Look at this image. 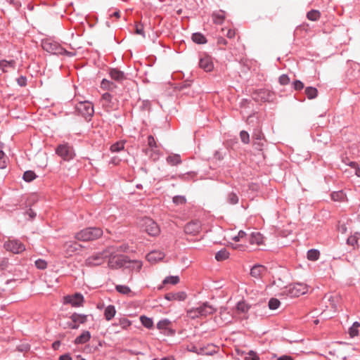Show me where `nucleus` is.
I'll use <instances>...</instances> for the list:
<instances>
[{
	"mask_svg": "<svg viewBox=\"0 0 360 360\" xmlns=\"http://www.w3.org/2000/svg\"><path fill=\"white\" fill-rule=\"evenodd\" d=\"M108 266L111 269L127 268L139 271L142 267V263L136 260H130L129 257L123 255H117L114 252H108Z\"/></svg>",
	"mask_w": 360,
	"mask_h": 360,
	"instance_id": "nucleus-1",
	"label": "nucleus"
},
{
	"mask_svg": "<svg viewBox=\"0 0 360 360\" xmlns=\"http://www.w3.org/2000/svg\"><path fill=\"white\" fill-rule=\"evenodd\" d=\"M103 230L96 226H90L82 229L75 234V238L79 241L88 242L97 240L103 236Z\"/></svg>",
	"mask_w": 360,
	"mask_h": 360,
	"instance_id": "nucleus-2",
	"label": "nucleus"
},
{
	"mask_svg": "<svg viewBox=\"0 0 360 360\" xmlns=\"http://www.w3.org/2000/svg\"><path fill=\"white\" fill-rule=\"evenodd\" d=\"M55 151L56 155L67 162L73 160L76 155L73 146L67 142H63L57 146Z\"/></svg>",
	"mask_w": 360,
	"mask_h": 360,
	"instance_id": "nucleus-3",
	"label": "nucleus"
},
{
	"mask_svg": "<svg viewBox=\"0 0 360 360\" xmlns=\"http://www.w3.org/2000/svg\"><path fill=\"white\" fill-rule=\"evenodd\" d=\"M307 292V285L301 283H296L286 286L281 292L282 295L289 297H296L305 294Z\"/></svg>",
	"mask_w": 360,
	"mask_h": 360,
	"instance_id": "nucleus-4",
	"label": "nucleus"
},
{
	"mask_svg": "<svg viewBox=\"0 0 360 360\" xmlns=\"http://www.w3.org/2000/svg\"><path fill=\"white\" fill-rule=\"evenodd\" d=\"M75 111L84 117L86 121L91 120L94 113L93 104L87 101H81L75 105Z\"/></svg>",
	"mask_w": 360,
	"mask_h": 360,
	"instance_id": "nucleus-5",
	"label": "nucleus"
},
{
	"mask_svg": "<svg viewBox=\"0 0 360 360\" xmlns=\"http://www.w3.org/2000/svg\"><path fill=\"white\" fill-rule=\"evenodd\" d=\"M41 46L43 49L50 53L56 55L69 54V53L63 48L58 43L51 39L42 40Z\"/></svg>",
	"mask_w": 360,
	"mask_h": 360,
	"instance_id": "nucleus-6",
	"label": "nucleus"
},
{
	"mask_svg": "<svg viewBox=\"0 0 360 360\" xmlns=\"http://www.w3.org/2000/svg\"><path fill=\"white\" fill-rule=\"evenodd\" d=\"M108 251L104 250L101 252H96L85 259V264L86 266H96L101 265L105 259L108 257Z\"/></svg>",
	"mask_w": 360,
	"mask_h": 360,
	"instance_id": "nucleus-7",
	"label": "nucleus"
},
{
	"mask_svg": "<svg viewBox=\"0 0 360 360\" xmlns=\"http://www.w3.org/2000/svg\"><path fill=\"white\" fill-rule=\"evenodd\" d=\"M84 302V296L80 292H76L74 295H68L63 297V303L65 304H71L73 307H82Z\"/></svg>",
	"mask_w": 360,
	"mask_h": 360,
	"instance_id": "nucleus-8",
	"label": "nucleus"
},
{
	"mask_svg": "<svg viewBox=\"0 0 360 360\" xmlns=\"http://www.w3.org/2000/svg\"><path fill=\"white\" fill-rule=\"evenodd\" d=\"M142 225L144 231L150 236H156L160 233V228L158 224L150 218L143 219Z\"/></svg>",
	"mask_w": 360,
	"mask_h": 360,
	"instance_id": "nucleus-9",
	"label": "nucleus"
},
{
	"mask_svg": "<svg viewBox=\"0 0 360 360\" xmlns=\"http://www.w3.org/2000/svg\"><path fill=\"white\" fill-rule=\"evenodd\" d=\"M4 247L14 254H20L25 250V245L18 240H9L4 243Z\"/></svg>",
	"mask_w": 360,
	"mask_h": 360,
	"instance_id": "nucleus-10",
	"label": "nucleus"
},
{
	"mask_svg": "<svg viewBox=\"0 0 360 360\" xmlns=\"http://www.w3.org/2000/svg\"><path fill=\"white\" fill-rule=\"evenodd\" d=\"M252 98L257 102L270 101L272 99V94L269 90L260 89L253 92Z\"/></svg>",
	"mask_w": 360,
	"mask_h": 360,
	"instance_id": "nucleus-11",
	"label": "nucleus"
},
{
	"mask_svg": "<svg viewBox=\"0 0 360 360\" xmlns=\"http://www.w3.org/2000/svg\"><path fill=\"white\" fill-rule=\"evenodd\" d=\"M252 143L253 145L255 146L257 149L261 150L262 147L264 146V136L259 128H257L254 129L252 133Z\"/></svg>",
	"mask_w": 360,
	"mask_h": 360,
	"instance_id": "nucleus-12",
	"label": "nucleus"
},
{
	"mask_svg": "<svg viewBox=\"0 0 360 360\" xmlns=\"http://www.w3.org/2000/svg\"><path fill=\"white\" fill-rule=\"evenodd\" d=\"M201 229V224L200 221L195 220L187 223L184 227V232L186 234L196 235Z\"/></svg>",
	"mask_w": 360,
	"mask_h": 360,
	"instance_id": "nucleus-13",
	"label": "nucleus"
},
{
	"mask_svg": "<svg viewBox=\"0 0 360 360\" xmlns=\"http://www.w3.org/2000/svg\"><path fill=\"white\" fill-rule=\"evenodd\" d=\"M83 247L75 241H68L63 245V248L67 255L71 256L72 254L79 252Z\"/></svg>",
	"mask_w": 360,
	"mask_h": 360,
	"instance_id": "nucleus-14",
	"label": "nucleus"
},
{
	"mask_svg": "<svg viewBox=\"0 0 360 360\" xmlns=\"http://www.w3.org/2000/svg\"><path fill=\"white\" fill-rule=\"evenodd\" d=\"M199 66L205 72H211L214 69L212 58L208 55H204L200 57Z\"/></svg>",
	"mask_w": 360,
	"mask_h": 360,
	"instance_id": "nucleus-15",
	"label": "nucleus"
},
{
	"mask_svg": "<svg viewBox=\"0 0 360 360\" xmlns=\"http://www.w3.org/2000/svg\"><path fill=\"white\" fill-rule=\"evenodd\" d=\"M101 102L102 103L103 108L105 110L109 111L114 109L115 103L113 101V97L110 94L104 93L101 96Z\"/></svg>",
	"mask_w": 360,
	"mask_h": 360,
	"instance_id": "nucleus-16",
	"label": "nucleus"
},
{
	"mask_svg": "<svg viewBox=\"0 0 360 360\" xmlns=\"http://www.w3.org/2000/svg\"><path fill=\"white\" fill-rule=\"evenodd\" d=\"M171 323L172 322L167 319H162L157 323V328L164 330L165 334L173 335L175 334V330L169 328V326Z\"/></svg>",
	"mask_w": 360,
	"mask_h": 360,
	"instance_id": "nucleus-17",
	"label": "nucleus"
},
{
	"mask_svg": "<svg viewBox=\"0 0 360 360\" xmlns=\"http://www.w3.org/2000/svg\"><path fill=\"white\" fill-rule=\"evenodd\" d=\"M109 75L112 79L117 82H122L127 79L125 73L117 68L109 69Z\"/></svg>",
	"mask_w": 360,
	"mask_h": 360,
	"instance_id": "nucleus-18",
	"label": "nucleus"
},
{
	"mask_svg": "<svg viewBox=\"0 0 360 360\" xmlns=\"http://www.w3.org/2000/svg\"><path fill=\"white\" fill-rule=\"evenodd\" d=\"M186 293L184 291L168 292L165 295V298L168 301H184L186 300Z\"/></svg>",
	"mask_w": 360,
	"mask_h": 360,
	"instance_id": "nucleus-19",
	"label": "nucleus"
},
{
	"mask_svg": "<svg viewBox=\"0 0 360 360\" xmlns=\"http://www.w3.org/2000/svg\"><path fill=\"white\" fill-rule=\"evenodd\" d=\"M266 271V268L261 264H255L250 269L251 276L260 278Z\"/></svg>",
	"mask_w": 360,
	"mask_h": 360,
	"instance_id": "nucleus-20",
	"label": "nucleus"
},
{
	"mask_svg": "<svg viewBox=\"0 0 360 360\" xmlns=\"http://www.w3.org/2000/svg\"><path fill=\"white\" fill-rule=\"evenodd\" d=\"M197 308L198 309V314H200V316H207L214 314L216 311V309L207 302L204 303Z\"/></svg>",
	"mask_w": 360,
	"mask_h": 360,
	"instance_id": "nucleus-21",
	"label": "nucleus"
},
{
	"mask_svg": "<svg viewBox=\"0 0 360 360\" xmlns=\"http://www.w3.org/2000/svg\"><path fill=\"white\" fill-rule=\"evenodd\" d=\"M91 339V333L88 330H84L79 335L78 337L75 338L74 340V343L75 345H82L86 343Z\"/></svg>",
	"mask_w": 360,
	"mask_h": 360,
	"instance_id": "nucleus-22",
	"label": "nucleus"
},
{
	"mask_svg": "<svg viewBox=\"0 0 360 360\" xmlns=\"http://www.w3.org/2000/svg\"><path fill=\"white\" fill-rule=\"evenodd\" d=\"M263 236L259 232H252L248 240L251 244L261 245L263 243Z\"/></svg>",
	"mask_w": 360,
	"mask_h": 360,
	"instance_id": "nucleus-23",
	"label": "nucleus"
},
{
	"mask_svg": "<svg viewBox=\"0 0 360 360\" xmlns=\"http://www.w3.org/2000/svg\"><path fill=\"white\" fill-rule=\"evenodd\" d=\"M70 318L73 323L79 325L85 323L87 321V315L85 314L73 313Z\"/></svg>",
	"mask_w": 360,
	"mask_h": 360,
	"instance_id": "nucleus-24",
	"label": "nucleus"
},
{
	"mask_svg": "<svg viewBox=\"0 0 360 360\" xmlns=\"http://www.w3.org/2000/svg\"><path fill=\"white\" fill-rule=\"evenodd\" d=\"M238 191H232L226 195V202L230 205H236L239 201Z\"/></svg>",
	"mask_w": 360,
	"mask_h": 360,
	"instance_id": "nucleus-25",
	"label": "nucleus"
},
{
	"mask_svg": "<svg viewBox=\"0 0 360 360\" xmlns=\"http://www.w3.org/2000/svg\"><path fill=\"white\" fill-rule=\"evenodd\" d=\"M15 62L13 60H0V69L4 72H6L8 71V69L15 68Z\"/></svg>",
	"mask_w": 360,
	"mask_h": 360,
	"instance_id": "nucleus-26",
	"label": "nucleus"
},
{
	"mask_svg": "<svg viewBox=\"0 0 360 360\" xmlns=\"http://www.w3.org/2000/svg\"><path fill=\"white\" fill-rule=\"evenodd\" d=\"M116 310L114 305H108L104 311V316L107 321H110L115 315Z\"/></svg>",
	"mask_w": 360,
	"mask_h": 360,
	"instance_id": "nucleus-27",
	"label": "nucleus"
},
{
	"mask_svg": "<svg viewBox=\"0 0 360 360\" xmlns=\"http://www.w3.org/2000/svg\"><path fill=\"white\" fill-rule=\"evenodd\" d=\"M165 255L162 252H150L146 256L148 261L153 262L161 260L164 257Z\"/></svg>",
	"mask_w": 360,
	"mask_h": 360,
	"instance_id": "nucleus-28",
	"label": "nucleus"
},
{
	"mask_svg": "<svg viewBox=\"0 0 360 360\" xmlns=\"http://www.w3.org/2000/svg\"><path fill=\"white\" fill-rule=\"evenodd\" d=\"M101 88L104 90L113 91L117 88V85L107 79H103L101 83Z\"/></svg>",
	"mask_w": 360,
	"mask_h": 360,
	"instance_id": "nucleus-29",
	"label": "nucleus"
},
{
	"mask_svg": "<svg viewBox=\"0 0 360 360\" xmlns=\"http://www.w3.org/2000/svg\"><path fill=\"white\" fill-rule=\"evenodd\" d=\"M225 18L224 12L220 11L219 12L213 13L212 14V20L215 24L221 25L223 23Z\"/></svg>",
	"mask_w": 360,
	"mask_h": 360,
	"instance_id": "nucleus-30",
	"label": "nucleus"
},
{
	"mask_svg": "<svg viewBox=\"0 0 360 360\" xmlns=\"http://www.w3.org/2000/svg\"><path fill=\"white\" fill-rule=\"evenodd\" d=\"M167 162L170 165L174 166L181 163V156L179 154H174L167 156Z\"/></svg>",
	"mask_w": 360,
	"mask_h": 360,
	"instance_id": "nucleus-31",
	"label": "nucleus"
},
{
	"mask_svg": "<svg viewBox=\"0 0 360 360\" xmlns=\"http://www.w3.org/2000/svg\"><path fill=\"white\" fill-rule=\"evenodd\" d=\"M192 40L198 44H204L207 42L205 37L200 32L193 33L192 34Z\"/></svg>",
	"mask_w": 360,
	"mask_h": 360,
	"instance_id": "nucleus-32",
	"label": "nucleus"
},
{
	"mask_svg": "<svg viewBox=\"0 0 360 360\" xmlns=\"http://www.w3.org/2000/svg\"><path fill=\"white\" fill-rule=\"evenodd\" d=\"M321 17V13L316 9H311L307 13V18L311 21H317Z\"/></svg>",
	"mask_w": 360,
	"mask_h": 360,
	"instance_id": "nucleus-33",
	"label": "nucleus"
},
{
	"mask_svg": "<svg viewBox=\"0 0 360 360\" xmlns=\"http://www.w3.org/2000/svg\"><path fill=\"white\" fill-rule=\"evenodd\" d=\"M330 195L333 200L339 202L344 201L346 198V195L343 191H334Z\"/></svg>",
	"mask_w": 360,
	"mask_h": 360,
	"instance_id": "nucleus-34",
	"label": "nucleus"
},
{
	"mask_svg": "<svg viewBox=\"0 0 360 360\" xmlns=\"http://www.w3.org/2000/svg\"><path fill=\"white\" fill-rule=\"evenodd\" d=\"M320 256V252L316 249H311L307 251V257L310 261H316Z\"/></svg>",
	"mask_w": 360,
	"mask_h": 360,
	"instance_id": "nucleus-35",
	"label": "nucleus"
},
{
	"mask_svg": "<svg viewBox=\"0 0 360 360\" xmlns=\"http://www.w3.org/2000/svg\"><path fill=\"white\" fill-rule=\"evenodd\" d=\"M229 253L225 248L220 250L215 255V259L217 261H219V262L224 261V260L226 259L227 258H229Z\"/></svg>",
	"mask_w": 360,
	"mask_h": 360,
	"instance_id": "nucleus-36",
	"label": "nucleus"
},
{
	"mask_svg": "<svg viewBox=\"0 0 360 360\" xmlns=\"http://www.w3.org/2000/svg\"><path fill=\"white\" fill-rule=\"evenodd\" d=\"M140 321L142 325L148 329H151L153 328V321L151 318L147 317L146 316H141L140 317Z\"/></svg>",
	"mask_w": 360,
	"mask_h": 360,
	"instance_id": "nucleus-37",
	"label": "nucleus"
},
{
	"mask_svg": "<svg viewBox=\"0 0 360 360\" xmlns=\"http://www.w3.org/2000/svg\"><path fill=\"white\" fill-rule=\"evenodd\" d=\"M250 306L245 301H240L236 304V309L238 312L246 313L250 309Z\"/></svg>",
	"mask_w": 360,
	"mask_h": 360,
	"instance_id": "nucleus-38",
	"label": "nucleus"
},
{
	"mask_svg": "<svg viewBox=\"0 0 360 360\" xmlns=\"http://www.w3.org/2000/svg\"><path fill=\"white\" fill-rule=\"evenodd\" d=\"M305 94L309 99H314L317 96L318 91L315 87L308 86L305 89Z\"/></svg>",
	"mask_w": 360,
	"mask_h": 360,
	"instance_id": "nucleus-39",
	"label": "nucleus"
},
{
	"mask_svg": "<svg viewBox=\"0 0 360 360\" xmlns=\"http://www.w3.org/2000/svg\"><path fill=\"white\" fill-rule=\"evenodd\" d=\"M37 177V176L36 175L34 172L32 170H27L25 172L22 176L23 180L26 182H31L33 180H34Z\"/></svg>",
	"mask_w": 360,
	"mask_h": 360,
	"instance_id": "nucleus-40",
	"label": "nucleus"
},
{
	"mask_svg": "<svg viewBox=\"0 0 360 360\" xmlns=\"http://www.w3.org/2000/svg\"><path fill=\"white\" fill-rule=\"evenodd\" d=\"M360 327V323L357 321L354 322L352 326L349 328V334L352 338H354L359 334V328Z\"/></svg>",
	"mask_w": 360,
	"mask_h": 360,
	"instance_id": "nucleus-41",
	"label": "nucleus"
},
{
	"mask_svg": "<svg viewBox=\"0 0 360 360\" xmlns=\"http://www.w3.org/2000/svg\"><path fill=\"white\" fill-rule=\"evenodd\" d=\"M179 282V278L177 276H167L163 281V283L164 284L170 283V284H172V285H176Z\"/></svg>",
	"mask_w": 360,
	"mask_h": 360,
	"instance_id": "nucleus-42",
	"label": "nucleus"
},
{
	"mask_svg": "<svg viewBox=\"0 0 360 360\" xmlns=\"http://www.w3.org/2000/svg\"><path fill=\"white\" fill-rule=\"evenodd\" d=\"M281 304L280 301L276 298H271L269 301V307L271 310L277 309Z\"/></svg>",
	"mask_w": 360,
	"mask_h": 360,
	"instance_id": "nucleus-43",
	"label": "nucleus"
},
{
	"mask_svg": "<svg viewBox=\"0 0 360 360\" xmlns=\"http://www.w3.org/2000/svg\"><path fill=\"white\" fill-rule=\"evenodd\" d=\"M115 289L118 292L123 295H128L131 292V290L128 286L123 285H117L115 286Z\"/></svg>",
	"mask_w": 360,
	"mask_h": 360,
	"instance_id": "nucleus-44",
	"label": "nucleus"
},
{
	"mask_svg": "<svg viewBox=\"0 0 360 360\" xmlns=\"http://www.w3.org/2000/svg\"><path fill=\"white\" fill-rule=\"evenodd\" d=\"M115 325L120 326L122 329H127L131 325V321L127 318H122Z\"/></svg>",
	"mask_w": 360,
	"mask_h": 360,
	"instance_id": "nucleus-45",
	"label": "nucleus"
},
{
	"mask_svg": "<svg viewBox=\"0 0 360 360\" xmlns=\"http://www.w3.org/2000/svg\"><path fill=\"white\" fill-rule=\"evenodd\" d=\"M359 233H356L353 236H350L349 237H348L347 240V243L349 245H351V246H353L354 248L355 247L356 245H357V243H358V236Z\"/></svg>",
	"mask_w": 360,
	"mask_h": 360,
	"instance_id": "nucleus-46",
	"label": "nucleus"
},
{
	"mask_svg": "<svg viewBox=\"0 0 360 360\" xmlns=\"http://www.w3.org/2000/svg\"><path fill=\"white\" fill-rule=\"evenodd\" d=\"M35 266L40 270H44L47 267V262L43 259H38L34 262Z\"/></svg>",
	"mask_w": 360,
	"mask_h": 360,
	"instance_id": "nucleus-47",
	"label": "nucleus"
},
{
	"mask_svg": "<svg viewBox=\"0 0 360 360\" xmlns=\"http://www.w3.org/2000/svg\"><path fill=\"white\" fill-rule=\"evenodd\" d=\"M321 136H322L321 134H316V136L313 135V138H314L315 141L321 142V143H323L324 144L328 143L329 138H328L327 134H324V136H325L324 139H321Z\"/></svg>",
	"mask_w": 360,
	"mask_h": 360,
	"instance_id": "nucleus-48",
	"label": "nucleus"
},
{
	"mask_svg": "<svg viewBox=\"0 0 360 360\" xmlns=\"http://www.w3.org/2000/svg\"><path fill=\"white\" fill-rule=\"evenodd\" d=\"M124 149V143L116 142L110 146V150L114 153L120 152Z\"/></svg>",
	"mask_w": 360,
	"mask_h": 360,
	"instance_id": "nucleus-49",
	"label": "nucleus"
},
{
	"mask_svg": "<svg viewBox=\"0 0 360 360\" xmlns=\"http://www.w3.org/2000/svg\"><path fill=\"white\" fill-rule=\"evenodd\" d=\"M173 202L176 205H184L186 202V199L184 195H176L172 199Z\"/></svg>",
	"mask_w": 360,
	"mask_h": 360,
	"instance_id": "nucleus-50",
	"label": "nucleus"
},
{
	"mask_svg": "<svg viewBox=\"0 0 360 360\" xmlns=\"http://www.w3.org/2000/svg\"><path fill=\"white\" fill-rule=\"evenodd\" d=\"M240 138L241 141L243 143H245V144L249 143L250 135L246 131L243 130L240 132Z\"/></svg>",
	"mask_w": 360,
	"mask_h": 360,
	"instance_id": "nucleus-51",
	"label": "nucleus"
},
{
	"mask_svg": "<svg viewBox=\"0 0 360 360\" xmlns=\"http://www.w3.org/2000/svg\"><path fill=\"white\" fill-rule=\"evenodd\" d=\"M245 360H260L259 355L253 350H250L248 352V356H245Z\"/></svg>",
	"mask_w": 360,
	"mask_h": 360,
	"instance_id": "nucleus-52",
	"label": "nucleus"
},
{
	"mask_svg": "<svg viewBox=\"0 0 360 360\" xmlns=\"http://www.w3.org/2000/svg\"><path fill=\"white\" fill-rule=\"evenodd\" d=\"M188 350L189 352L196 353L198 354H205V348L204 347L198 348L195 345H192L191 347H188Z\"/></svg>",
	"mask_w": 360,
	"mask_h": 360,
	"instance_id": "nucleus-53",
	"label": "nucleus"
},
{
	"mask_svg": "<svg viewBox=\"0 0 360 360\" xmlns=\"http://www.w3.org/2000/svg\"><path fill=\"white\" fill-rule=\"evenodd\" d=\"M292 88L296 91H300V90L303 89L304 87L303 82H301L300 80H297V79L295 80L292 83Z\"/></svg>",
	"mask_w": 360,
	"mask_h": 360,
	"instance_id": "nucleus-54",
	"label": "nucleus"
},
{
	"mask_svg": "<svg viewBox=\"0 0 360 360\" xmlns=\"http://www.w3.org/2000/svg\"><path fill=\"white\" fill-rule=\"evenodd\" d=\"M148 145L151 148H156L158 147L155 138L153 135L148 136Z\"/></svg>",
	"mask_w": 360,
	"mask_h": 360,
	"instance_id": "nucleus-55",
	"label": "nucleus"
},
{
	"mask_svg": "<svg viewBox=\"0 0 360 360\" xmlns=\"http://www.w3.org/2000/svg\"><path fill=\"white\" fill-rule=\"evenodd\" d=\"M278 82L281 85H286L289 84L290 78L287 75L283 74L279 77Z\"/></svg>",
	"mask_w": 360,
	"mask_h": 360,
	"instance_id": "nucleus-56",
	"label": "nucleus"
},
{
	"mask_svg": "<svg viewBox=\"0 0 360 360\" xmlns=\"http://www.w3.org/2000/svg\"><path fill=\"white\" fill-rule=\"evenodd\" d=\"M16 82L20 86H25L27 85V77L25 76L21 75L16 79Z\"/></svg>",
	"mask_w": 360,
	"mask_h": 360,
	"instance_id": "nucleus-57",
	"label": "nucleus"
},
{
	"mask_svg": "<svg viewBox=\"0 0 360 360\" xmlns=\"http://www.w3.org/2000/svg\"><path fill=\"white\" fill-rule=\"evenodd\" d=\"M195 176V172H188L180 176V179L184 181H188L190 179H193Z\"/></svg>",
	"mask_w": 360,
	"mask_h": 360,
	"instance_id": "nucleus-58",
	"label": "nucleus"
},
{
	"mask_svg": "<svg viewBox=\"0 0 360 360\" xmlns=\"http://www.w3.org/2000/svg\"><path fill=\"white\" fill-rule=\"evenodd\" d=\"M188 315L189 317L192 319L200 317V314H198V308L192 309L189 311H188Z\"/></svg>",
	"mask_w": 360,
	"mask_h": 360,
	"instance_id": "nucleus-59",
	"label": "nucleus"
},
{
	"mask_svg": "<svg viewBox=\"0 0 360 360\" xmlns=\"http://www.w3.org/2000/svg\"><path fill=\"white\" fill-rule=\"evenodd\" d=\"M136 33L145 37V32L143 31V26L142 24L136 25Z\"/></svg>",
	"mask_w": 360,
	"mask_h": 360,
	"instance_id": "nucleus-60",
	"label": "nucleus"
},
{
	"mask_svg": "<svg viewBox=\"0 0 360 360\" xmlns=\"http://www.w3.org/2000/svg\"><path fill=\"white\" fill-rule=\"evenodd\" d=\"M26 215H28L30 219H33L37 216L36 212L31 208H29L25 213Z\"/></svg>",
	"mask_w": 360,
	"mask_h": 360,
	"instance_id": "nucleus-61",
	"label": "nucleus"
},
{
	"mask_svg": "<svg viewBox=\"0 0 360 360\" xmlns=\"http://www.w3.org/2000/svg\"><path fill=\"white\" fill-rule=\"evenodd\" d=\"M228 44V41L226 39H224V37H218L217 38V44L220 46H226Z\"/></svg>",
	"mask_w": 360,
	"mask_h": 360,
	"instance_id": "nucleus-62",
	"label": "nucleus"
},
{
	"mask_svg": "<svg viewBox=\"0 0 360 360\" xmlns=\"http://www.w3.org/2000/svg\"><path fill=\"white\" fill-rule=\"evenodd\" d=\"M72 356L69 353L62 354L59 356V360H72Z\"/></svg>",
	"mask_w": 360,
	"mask_h": 360,
	"instance_id": "nucleus-63",
	"label": "nucleus"
},
{
	"mask_svg": "<svg viewBox=\"0 0 360 360\" xmlns=\"http://www.w3.org/2000/svg\"><path fill=\"white\" fill-rule=\"evenodd\" d=\"M277 360H293V358L290 355H282L278 357Z\"/></svg>",
	"mask_w": 360,
	"mask_h": 360,
	"instance_id": "nucleus-64",
	"label": "nucleus"
}]
</instances>
